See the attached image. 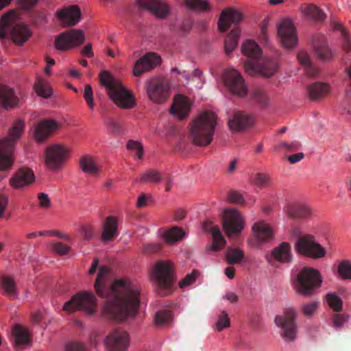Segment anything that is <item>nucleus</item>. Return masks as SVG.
I'll list each match as a JSON object with an SVG mask.
<instances>
[{"mask_svg": "<svg viewBox=\"0 0 351 351\" xmlns=\"http://www.w3.org/2000/svg\"><path fill=\"white\" fill-rule=\"evenodd\" d=\"M38 204L41 208L44 210L50 208L51 203L47 194L43 193H40L38 196Z\"/></svg>", "mask_w": 351, "mask_h": 351, "instance_id": "052dcab7", "label": "nucleus"}, {"mask_svg": "<svg viewBox=\"0 0 351 351\" xmlns=\"http://www.w3.org/2000/svg\"><path fill=\"white\" fill-rule=\"evenodd\" d=\"M0 289L3 295L10 299H17L19 291L12 276L3 275L0 276Z\"/></svg>", "mask_w": 351, "mask_h": 351, "instance_id": "2f4dec72", "label": "nucleus"}, {"mask_svg": "<svg viewBox=\"0 0 351 351\" xmlns=\"http://www.w3.org/2000/svg\"><path fill=\"white\" fill-rule=\"evenodd\" d=\"M222 227L228 237H237L243 230L245 219L236 208H224L221 210Z\"/></svg>", "mask_w": 351, "mask_h": 351, "instance_id": "1a4fd4ad", "label": "nucleus"}, {"mask_svg": "<svg viewBox=\"0 0 351 351\" xmlns=\"http://www.w3.org/2000/svg\"><path fill=\"white\" fill-rule=\"evenodd\" d=\"M283 210L287 215L297 219H305L312 214V209L308 205L295 202L287 203Z\"/></svg>", "mask_w": 351, "mask_h": 351, "instance_id": "c85d7f7f", "label": "nucleus"}, {"mask_svg": "<svg viewBox=\"0 0 351 351\" xmlns=\"http://www.w3.org/2000/svg\"><path fill=\"white\" fill-rule=\"evenodd\" d=\"M278 34L284 47L291 49L298 44V36L292 20L285 19L278 26Z\"/></svg>", "mask_w": 351, "mask_h": 351, "instance_id": "a211bd4d", "label": "nucleus"}, {"mask_svg": "<svg viewBox=\"0 0 351 351\" xmlns=\"http://www.w3.org/2000/svg\"><path fill=\"white\" fill-rule=\"evenodd\" d=\"M330 87L328 84L322 82H317L309 84L307 86L308 96L312 99H317L322 95L328 93Z\"/></svg>", "mask_w": 351, "mask_h": 351, "instance_id": "a19ab883", "label": "nucleus"}, {"mask_svg": "<svg viewBox=\"0 0 351 351\" xmlns=\"http://www.w3.org/2000/svg\"><path fill=\"white\" fill-rule=\"evenodd\" d=\"M304 158V154L302 152H300L288 156L287 159L290 163L294 164L302 160Z\"/></svg>", "mask_w": 351, "mask_h": 351, "instance_id": "338daca9", "label": "nucleus"}, {"mask_svg": "<svg viewBox=\"0 0 351 351\" xmlns=\"http://www.w3.org/2000/svg\"><path fill=\"white\" fill-rule=\"evenodd\" d=\"M240 38L239 32L238 29L232 30L227 36L225 40V51L227 54L232 53L238 45Z\"/></svg>", "mask_w": 351, "mask_h": 351, "instance_id": "79ce46f5", "label": "nucleus"}, {"mask_svg": "<svg viewBox=\"0 0 351 351\" xmlns=\"http://www.w3.org/2000/svg\"><path fill=\"white\" fill-rule=\"evenodd\" d=\"M222 81L231 93L240 97L247 93L246 84L238 71L232 68L226 69L222 75Z\"/></svg>", "mask_w": 351, "mask_h": 351, "instance_id": "dca6fc26", "label": "nucleus"}, {"mask_svg": "<svg viewBox=\"0 0 351 351\" xmlns=\"http://www.w3.org/2000/svg\"><path fill=\"white\" fill-rule=\"evenodd\" d=\"M300 11L305 17L317 21H324L326 17L325 13L315 4H302Z\"/></svg>", "mask_w": 351, "mask_h": 351, "instance_id": "c9c22d12", "label": "nucleus"}, {"mask_svg": "<svg viewBox=\"0 0 351 351\" xmlns=\"http://www.w3.org/2000/svg\"><path fill=\"white\" fill-rule=\"evenodd\" d=\"M343 47L347 51H351V37L346 32H343Z\"/></svg>", "mask_w": 351, "mask_h": 351, "instance_id": "69168bd1", "label": "nucleus"}, {"mask_svg": "<svg viewBox=\"0 0 351 351\" xmlns=\"http://www.w3.org/2000/svg\"><path fill=\"white\" fill-rule=\"evenodd\" d=\"M242 53L246 57L244 67L249 74H258L269 77L274 73L271 62L263 56L262 50L252 40H247L241 47Z\"/></svg>", "mask_w": 351, "mask_h": 351, "instance_id": "20e7f679", "label": "nucleus"}, {"mask_svg": "<svg viewBox=\"0 0 351 351\" xmlns=\"http://www.w3.org/2000/svg\"><path fill=\"white\" fill-rule=\"evenodd\" d=\"M230 325V319L227 313L225 311L221 312L216 322L217 330L221 331L224 328H228Z\"/></svg>", "mask_w": 351, "mask_h": 351, "instance_id": "864d4df0", "label": "nucleus"}, {"mask_svg": "<svg viewBox=\"0 0 351 351\" xmlns=\"http://www.w3.org/2000/svg\"><path fill=\"white\" fill-rule=\"evenodd\" d=\"M171 317V313L169 311H161L156 313L154 322L157 325H163L168 323Z\"/></svg>", "mask_w": 351, "mask_h": 351, "instance_id": "603ef678", "label": "nucleus"}, {"mask_svg": "<svg viewBox=\"0 0 351 351\" xmlns=\"http://www.w3.org/2000/svg\"><path fill=\"white\" fill-rule=\"evenodd\" d=\"M85 40V34L82 29H71L59 34L54 43L56 49L69 51L80 46Z\"/></svg>", "mask_w": 351, "mask_h": 351, "instance_id": "ddd939ff", "label": "nucleus"}, {"mask_svg": "<svg viewBox=\"0 0 351 351\" xmlns=\"http://www.w3.org/2000/svg\"><path fill=\"white\" fill-rule=\"evenodd\" d=\"M56 16L62 26H74L81 20V11L77 5H69L57 11Z\"/></svg>", "mask_w": 351, "mask_h": 351, "instance_id": "412c9836", "label": "nucleus"}, {"mask_svg": "<svg viewBox=\"0 0 351 351\" xmlns=\"http://www.w3.org/2000/svg\"><path fill=\"white\" fill-rule=\"evenodd\" d=\"M14 346L17 348H27L31 346L32 338L29 330L25 326L16 324L12 330Z\"/></svg>", "mask_w": 351, "mask_h": 351, "instance_id": "cd10ccee", "label": "nucleus"}, {"mask_svg": "<svg viewBox=\"0 0 351 351\" xmlns=\"http://www.w3.org/2000/svg\"><path fill=\"white\" fill-rule=\"evenodd\" d=\"M60 128V125L56 119H42L35 123L30 131L34 140L38 143H42L56 132Z\"/></svg>", "mask_w": 351, "mask_h": 351, "instance_id": "2eb2a0df", "label": "nucleus"}, {"mask_svg": "<svg viewBox=\"0 0 351 351\" xmlns=\"http://www.w3.org/2000/svg\"><path fill=\"white\" fill-rule=\"evenodd\" d=\"M204 228L206 231L208 232L212 235L213 244L211 250L213 251L221 250L225 246L226 241L221 234L219 227L213 223L208 221L204 223Z\"/></svg>", "mask_w": 351, "mask_h": 351, "instance_id": "473e14b6", "label": "nucleus"}, {"mask_svg": "<svg viewBox=\"0 0 351 351\" xmlns=\"http://www.w3.org/2000/svg\"><path fill=\"white\" fill-rule=\"evenodd\" d=\"M140 181L146 184L159 183L161 181V176L157 171H148L141 175Z\"/></svg>", "mask_w": 351, "mask_h": 351, "instance_id": "a18cd8bd", "label": "nucleus"}, {"mask_svg": "<svg viewBox=\"0 0 351 351\" xmlns=\"http://www.w3.org/2000/svg\"><path fill=\"white\" fill-rule=\"evenodd\" d=\"M127 149L133 152L138 158H141L144 151L141 141L130 140L126 145Z\"/></svg>", "mask_w": 351, "mask_h": 351, "instance_id": "09e8293b", "label": "nucleus"}, {"mask_svg": "<svg viewBox=\"0 0 351 351\" xmlns=\"http://www.w3.org/2000/svg\"><path fill=\"white\" fill-rule=\"evenodd\" d=\"M16 149L0 142V172L10 171L14 163Z\"/></svg>", "mask_w": 351, "mask_h": 351, "instance_id": "c756f323", "label": "nucleus"}, {"mask_svg": "<svg viewBox=\"0 0 351 351\" xmlns=\"http://www.w3.org/2000/svg\"><path fill=\"white\" fill-rule=\"evenodd\" d=\"M106 351H125L130 344V335L127 332L114 330L103 341Z\"/></svg>", "mask_w": 351, "mask_h": 351, "instance_id": "f3484780", "label": "nucleus"}, {"mask_svg": "<svg viewBox=\"0 0 351 351\" xmlns=\"http://www.w3.org/2000/svg\"><path fill=\"white\" fill-rule=\"evenodd\" d=\"M326 301L330 306L335 311H341L343 308V301L336 293H330L327 294Z\"/></svg>", "mask_w": 351, "mask_h": 351, "instance_id": "49530a36", "label": "nucleus"}, {"mask_svg": "<svg viewBox=\"0 0 351 351\" xmlns=\"http://www.w3.org/2000/svg\"><path fill=\"white\" fill-rule=\"evenodd\" d=\"M145 86L147 95L152 103L162 104L169 99L170 88L167 82L154 78L147 80Z\"/></svg>", "mask_w": 351, "mask_h": 351, "instance_id": "4468645a", "label": "nucleus"}, {"mask_svg": "<svg viewBox=\"0 0 351 351\" xmlns=\"http://www.w3.org/2000/svg\"><path fill=\"white\" fill-rule=\"evenodd\" d=\"M110 276L111 272L108 267H99L95 289L100 297L108 298L102 315L117 322L134 317L138 310L139 288L127 278L117 279L110 285Z\"/></svg>", "mask_w": 351, "mask_h": 351, "instance_id": "f257e3e1", "label": "nucleus"}, {"mask_svg": "<svg viewBox=\"0 0 351 351\" xmlns=\"http://www.w3.org/2000/svg\"><path fill=\"white\" fill-rule=\"evenodd\" d=\"M12 41L19 45H23L32 36L31 29L25 24L17 23V15L14 10L4 14L0 19V38L7 37L10 28Z\"/></svg>", "mask_w": 351, "mask_h": 351, "instance_id": "39448f33", "label": "nucleus"}, {"mask_svg": "<svg viewBox=\"0 0 351 351\" xmlns=\"http://www.w3.org/2000/svg\"><path fill=\"white\" fill-rule=\"evenodd\" d=\"M117 229L116 219L113 217H108L103 224L102 240L106 241L112 240L117 233Z\"/></svg>", "mask_w": 351, "mask_h": 351, "instance_id": "4c0bfd02", "label": "nucleus"}, {"mask_svg": "<svg viewBox=\"0 0 351 351\" xmlns=\"http://www.w3.org/2000/svg\"><path fill=\"white\" fill-rule=\"evenodd\" d=\"M191 106L192 103L188 97L182 95H177L174 97L170 112L176 119L182 120L189 116Z\"/></svg>", "mask_w": 351, "mask_h": 351, "instance_id": "4be33fe9", "label": "nucleus"}, {"mask_svg": "<svg viewBox=\"0 0 351 351\" xmlns=\"http://www.w3.org/2000/svg\"><path fill=\"white\" fill-rule=\"evenodd\" d=\"M34 90L36 95L42 98L47 99L53 95V90L49 82L38 76L34 84Z\"/></svg>", "mask_w": 351, "mask_h": 351, "instance_id": "58836bf2", "label": "nucleus"}, {"mask_svg": "<svg viewBox=\"0 0 351 351\" xmlns=\"http://www.w3.org/2000/svg\"><path fill=\"white\" fill-rule=\"evenodd\" d=\"M71 154V147L63 143L52 144L45 150V163L51 171L62 169L69 159Z\"/></svg>", "mask_w": 351, "mask_h": 351, "instance_id": "0eeeda50", "label": "nucleus"}, {"mask_svg": "<svg viewBox=\"0 0 351 351\" xmlns=\"http://www.w3.org/2000/svg\"><path fill=\"white\" fill-rule=\"evenodd\" d=\"M66 351H86L84 345L80 342L70 341L65 344Z\"/></svg>", "mask_w": 351, "mask_h": 351, "instance_id": "bf43d9fd", "label": "nucleus"}, {"mask_svg": "<svg viewBox=\"0 0 351 351\" xmlns=\"http://www.w3.org/2000/svg\"><path fill=\"white\" fill-rule=\"evenodd\" d=\"M186 235L185 232L178 227H173L166 230H158V236L169 245L182 240Z\"/></svg>", "mask_w": 351, "mask_h": 351, "instance_id": "72a5a7b5", "label": "nucleus"}, {"mask_svg": "<svg viewBox=\"0 0 351 351\" xmlns=\"http://www.w3.org/2000/svg\"><path fill=\"white\" fill-rule=\"evenodd\" d=\"M99 78L110 99L116 106L123 109L133 108L136 106L134 95L123 85L119 78L107 71H101Z\"/></svg>", "mask_w": 351, "mask_h": 351, "instance_id": "f03ea898", "label": "nucleus"}, {"mask_svg": "<svg viewBox=\"0 0 351 351\" xmlns=\"http://www.w3.org/2000/svg\"><path fill=\"white\" fill-rule=\"evenodd\" d=\"M19 103L18 97L10 87L0 84V108H10L16 106Z\"/></svg>", "mask_w": 351, "mask_h": 351, "instance_id": "7c9ffc66", "label": "nucleus"}, {"mask_svg": "<svg viewBox=\"0 0 351 351\" xmlns=\"http://www.w3.org/2000/svg\"><path fill=\"white\" fill-rule=\"evenodd\" d=\"M97 300L90 291H83L71 298L62 306L63 311L73 313L82 311L88 315H93L96 312Z\"/></svg>", "mask_w": 351, "mask_h": 351, "instance_id": "6e6552de", "label": "nucleus"}, {"mask_svg": "<svg viewBox=\"0 0 351 351\" xmlns=\"http://www.w3.org/2000/svg\"><path fill=\"white\" fill-rule=\"evenodd\" d=\"M243 18V15L241 11L233 8L226 9L221 14L218 28L220 32H225L230 27L231 25L240 23Z\"/></svg>", "mask_w": 351, "mask_h": 351, "instance_id": "b1692460", "label": "nucleus"}, {"mask_svg": "<svg viewBox=\"0 0 351 351\" xmlns=\"http://www.w3.org/2000/svg\"><path fill=\"white\" fill-rule=\"evenodd\" d=\"M39 236L43 237H58L60 239H64L66 241H69L71 240V237L69 234L63 232H60L57 230H43L38 232Z\"/></svg>", "mask_w": 351, "mask_h": 351, "instance_id": "3c124183", "label": "nucleus"}, {"mask_svg": "<svg viewBox=\"0 0 351 351\" xmlns=\"http://www.w3.org/2000/svg\"><path fill=\"white\" fill-rule=\"evenodd\" d=\"M298 254L313 259H321L326 255V250L311 234H306L299 238L295 244Z\"/></svg>", "mask_w": 351, "mask_h": 351, "instance_id": "9d476101", "label": "nucleus"}, {"mask_svg": "<svg viewBox=\"0 0 351 351\" xmlns=\"http://www.w3.org/2000/svg\"><path fill=\"white\" fill-rule=\"evenodd\" d=\"M228 201L237 204H244L245 200L243 195L238 191H232L228 195Z\"/></svg>", "mask_w": 351, "mask_h": 351, "instance_id": "13d9d810", "label": "nucleus"}, {"mask_svg": "<svg viewBox=\"0 0 351 351\" xmlns=\"http://www.w3.org/2000/svg\"><path fill=\"white\" fill-rule=\"evenodd\" d=\"M184 4L188 8L195 11L203 12L210 9L206 0H184Z\"/></svg>", "mask_w": 351, "mask_h": 351, "instance_id": "c03bdc74", "label": "nucleus"}, {"mask_svg": "<svg viewBox=\"0 0 351 351\" xmlns=\"http://www.w3.org/2000/svg\"><path fill=\"white\" fill-rule=\"evenodd\" d=\"M350 316L345 314H337L332 318V326L336 328L344 326L349 320Z\"/></svg>", "mask_w": 351, "mask_h": 351, "instance_id": "4d7b16f0", "label": "nucleus"}, {"mask_svg": "<svg viewBox=\"0 0 351 351\" xmlns=\"http://www.w3.org/2000/svg\"><path fill=\"white\" fill-rule=\"evenodd\" d=\"M37 1L38 0H19V3L23 8L27 10L34 6Z\"/></svg>", "mask_w": 351, "mask_h": 351, "instance_id": "774afa93", "label": "nucleus"}, {"mask_svg": "<svg viewBox=\"0 0 351 351\" xmlns=\"http://www.w3.org/2000/svg\"><path fill=\"white\" fill-rule=\"evenodd\" d=\"M280 147L287 148L289 151H296L300 147V144L298 142H293L291 143H287L285 142H280L279 143Z\"/></svg>", "mask_w": 351, "mask_h": 351, "instance_id": "e2e57ef3", "label": "nucleus"}, {"mask_svg": "<svg viewBox=\"0 0 351 351\" xmlns=\"http://www.w3.org/2000/svg\"><path fill=\"white\" fill-rule=\"evenodd\" d=\"M298 313L293 307L286 308L284 312L275 318V324L277 326L283 329L282 336L288 341H293L296 339V326L295 319Z\"/></svg>", "mask_w": 351, "mask_h": 351, "instance_id": "f8f14e48", "label": "nucleus"}, {"mask_svg": "<svg viewBox=\"0 0 351 351\" xmlns=\"http://www.w3.org/2000/svg\"><path fill=\"white\" fill-rule=\"evenodd\" d=\"M226 261L230 265L241 264L245 261L244 252L238 247H229L225 254Z\"/></svg>", "mask_w": 351, "mask_h": 351, "instance_id": "ea45409f", "label": "nucleus"}, {"mask_svg": "<svg viewBox=\"0 0 351 351\" xmlns=\"http://www.w3.org/2000/svg\"><path fill=\"white\" fill-rule=\"evenodd\" d=\"M79 162L82 171L86 173L96 176L101 171V168L90 156L81 157Z\"/></svg>", "mask_w": 351, "mask_h": 351, "instance_id": "e433bc0d", "label": "nucleus"}, {"mask_svg": "<svg viewBox=\"0 0 351 351\" xmlns=\"http://www.w3.org/2000/svg\"><path fill=\"white\" fill-rule=\"evenodd\" d=\"M50 247L53 252L56 254L64 255L69 252L71 246L61 242H53L50 244Z\"/></svg>", "mask_w": 351, "mask_h": 351, "instance_id": "5fc2aeb1", "label": "nucleus"}, {"mask_svg": "<svg viewBox=\"0 0 351 351\" xmlns=\"http://www.w3.org/2000/svg\"><path fill=\"white\" fill-rule=\"evenodd\" d=\"M322 278L320 272L313 267H304L297 274L293 285L300 295L310 297L321 287Z\"/></svg>", "mask_w": 351, "mask_h": 351, "instance_id": "423d86ee", "label": "nucleus"}, {"mask_svg": "<svg viewBox=\"0 0 351 351\" xmlns=\"http://www.w3.org/2000/svg\"><path fill=\"white\" fill-rule=\"evenodd\" d=\"M254 121V119L250 114L242 112H234L229 117L228 125L232 132L238 133L251 127Z\"/></svg>", "mask_w": 351, "mask_h": 351, "instance_id": "aec40b11", "label": "nucleus"}, {"mask_svg": "<svg viewBox=\"0 0 351 351\" xmlns=\"http://www.w3.org/2000/svg\"><path fill=\"white\" fill-rule=\"evenodd\" d=\"M25 124L23 120L15 121L8 129L7 136L0 138V142L16 149V143L24 134Z\"/></svg>", "mask_w": 351, "mask_h": 351, "instance_id": "5701e85b", "label": "nucleus"}, {"mask_svg": "<svg viewBox=\"0 0 351 351\" xmlns=\"http://www.w3.org/2000/svg\"><path fill=\"white\" fill-rule=\"evenodd\" d=\"M137 3L158 18H165L170 12L169 6L162 0H137Z\"/></svg>", "mask_w": 351, "mask_h": 351, "instance_id": "bb28decb", "label": "nucleus"}, {"mask_svg": "<svg viewBox=\"0 0 351 351\" xmlns=\"http://www.w3.org/2000/svg\"><path fill=\"white\" fill-rule=\"evenodd\" d=\"M254 184L259 188L271 187L273 182L269 176L265 174H258L254 178Z\"/></svg>", "mask_w": 351, "mask_h": 351, "instance_id": "de8ad7c7", "label": "nucleus"}, {"mask_svg": "<svg viewBox=\"0 0 351 351\" xmlns=\"http://www.w3.org/2000/svg\"><path fill=\"white\" fill-rule=\"evenodd\" d=\"M217 121V116L215 112L209 110L199 112L191 121L190 133L193 142L199 146L210 144Z\"/></svg>", "mask_w": 351, "mask_h": 351, "instance_id": "7ed1b4c3", "label": "nucleus"}, {"mask_svg": "<svg viewBox=\"0 0 351 351\" xmlns=\"http://www.w3.org/2000/svg\"><path fill=\"white\" fill-rule=\"evenodd\" d=\"M337 273L339 277L343 280H351V261L342 260L337 267Z\"/></svg>", "mask_w": 351, "mask_h": 351, "instance_id": "37998d69", "label": "nucleus"}, {"mask_svg": "<svg viewBox=\"0 0 351 351\" xmlns=\"http://www.w3.org/2000/svg\"><path fill=\"white\" fill-rule=\"evenodd\" d=\"M319 304V303L318 302L305 304L301 306V311L304 315L311 317L315 313Z\"/></svg>", "mask_w": 351, "mask_h": 351, "instance_id": "6e6d98bb", "label": "nucleus"}, {"mask_svg": "<svg viewBox=\"0 0 351 351\" xmlns=\"http://www.w3.org/2000/svg\"><path fill=\"white\" fill-rule=\"evenodd\" d=\"M252 231L254 237L261 242L267 241L273 238L271 227L264 221L255 223L252 226Z\"/></svg>", "mask_w": 351, "mask_h": 351, "instance_id": "f704fd0d", "label": "nucleus"}, {"mask_svg": "<svg viewBox=\"0 0 351 351\" xmlns=\"http://www.w3.org/2000/svg\"><path fill=\"white\" fill-rule=\"evenodd\" d=\"M79 232H80L81 234H82L86 239H90L93 235V231L91 230V227L89 226H82L79 230Z\"/></svg>", "mask_w": 351, "mask_h": 351, "instance_id": "0e129e2a", "label": "nucleus"}, {"mask_svg": "<svg viewBox=\"0 0 351 351\" xmlns=\"http://www.w3.org/2000/svg\"><path fill=\"white\" fill-rule=\"evenodd\" d=\"M269 262L278 261L282 263H289L293 259V254L290 243L283 242L274 248L269 255L266 256Z\"/></svg>", "mask_w": 351, "mask_h": 351, "instance_id": "a878e982", "label": "nucleus"}, {"mask_svg": "<svg viewBox=\"0 0 351 351\" xmlns=\"http://www.w3.org/2000/svg\"><path fill=\"white\" fill-rule=\"evenodd\" d=\"M173 263L169 261L157 262L152 270V279L158 289L169 290L173 282Z\"/></svg>", "mask_w": 351, "mask_h": 351, "instance_id": "9b49d317", "label": "nucleus"}, {"mask_svg": "<svg viewBox=\"0 0 351 351\" xmlns=\"http://www.w3.org/2000/svg\"><path fill=\"white\" fill-rule=\"evenodd\" d=\"M200 273L197 270H193L191 274H187L179 283L181 288L186 287L192 285L195 282L199 277Z\"/></svg>", "mask_w": 351, "mask_h": 351, "instance_id": "8fccbe9b", "label": "nucleus"}, {"mask_svg": "<svg viewBox=\"0 0 351 351\" xmlns=\"http://www.w3.org/2000/svg\"><path fill=\"white\" fill-rule=\"evenodd\" d=\"M160 56L154 52H148L136 60L132 73L134 76H140L148 72L160 64Z\"/></svg>", "mask_w": 351, "mask_h": 351, "instance_id": "6ab92c4d", "label": "nucleus"}, {"mask_svg": "<svg viewBox=\"0 0 351 351\" xmlns=\"http://www.w3.org/2000/svg\"><path fill=\"white\" fill-rule=\"evenodd\" d=\"M35 176L33 171L27 168L19 169L10 180V185L14 189H21L33 183Z\"/></svg>", "mask_w": 351, "mask_h": 351, "instance_id": "393cba45", "label": "nucleus"}, {"mask_svg": "<svg viewBox=\"0 0 351 351\" xmlns=\"http://www.w3.org/2000/svg\"><path fill=\"white\" fill-rule=\"evenodd\" d=\"M300 62L305 66H310L311 64L308 55L304 51H300L298 55Z\"/></svg>", "mask_w": 351, "mask_h": 351, "instance_id": "680f3d73", "label": "nucleus"}]
</instances>
